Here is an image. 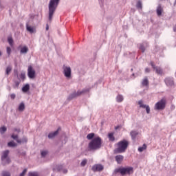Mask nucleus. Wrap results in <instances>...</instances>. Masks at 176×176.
Masks as SVG:
<instances>
[{"mask_svg":"<svg viewBox=\"0 0 176 176\" xmlns=\"http://www.w3.org/2000/svg\"><path fill=\"white\" fill-rule=\"evenodd\" d=\"M14 131H16L17 133H20L21 130L20 129H15Z\"/></svg>","mask_w":176,"mask_h":176,"instance_id":"obj_50","label":"nucleus"},{"mask_svg":"<svg viewBox=\"0 0 176 176\" xmlns=\"http://www.w3.org/2000/svg\"><path fill=\"white\" fill-rule=\"evenodd\" d=\"M20 78L22 80H25V73H21L20 75Z\"/></svg>","mask_w":176,"mask_h":176,"instance_id":"obj_40","label":"nucleus"},{"mask_svg":"<svg viewBox=\"0 0 176 176\" xmlns=\"http://www.w3.org/2000/svg\"><path fill=\"white\" fill-rule=\"evenodd\" d=\"M144 109H146V113L149 115V113H151V107H149V105L145 104Z\"/></svg>","mask_w":176,"mask_h":176,"instance_id":"obj_34","label":"nucleus"},{"mask_svg":"<svg viewBox=\"0 0 176 176\" xmlns=\"http://www.w3.org/2000/svg\"><path fill=\"white\" fill-rule=\"evenodd\" d=\"M8 42L9 45H10V46L13 45V38L12 37H9L8 38Z\"/></svg>","mask_w":176,"mask_h":176,"instance_id":"obj_38","label":"nucleus"},{"mask_svg":"<svg viewBox=\"0 0 176 176\" xmlns=\"http://www.w3.org/2000/svg\"><path fill=\"white\" fill-rule=\"evenodd\" d=\"M30 91V84H26L22 87V91L23 93H27Z\"/></svg>","mask_w":176,"mask_h":176,"instance_id":"obj_25","label":"nucleus"},{"mask_svg":"<svg viewBox=\"0 0 176 176\" xmlns=\"http://www.w3.org/2000/svg\"><path fill=\"white\" fill-rule=\"evenodd\" d=\"M60 3V0H50L48 4V20L52 21L53 20V15Z\"/></svg>","mask_w":176,"mask_h":176,"instance_id":"obj_1","label":"nucleus"},{"mask_svg":"<svg viewBox=\"0 0 176 176\" xmlns=\"http://www.w3.org/2000/svg\"><path fill=\"white\" fill-rule=\"evenodd\" d=\"M145 72L149 73V72H151V70L149 69V68L146 67L145 69Z\"/></svg>","mask_w":176,"mask_h":176,"instance_id":"obj_49","label":"nucleus"},{"mask_svg":"<svg viewBox=\"0 0 176 176\" xmlns=\"http://www.w3.org/2000/svg\"><path fill=\"white\" fill-rule=\"evenodd\" d=\"M21 54H27L28 53V47L24 46L21 49Z\"/></svg>","mask_w":176,"mask_h":176,"instance_id":"obj_22","label":"nucleus"},{"mask_svg":"<svg viewBox=\"0 0 176 176\" xmlns=\"http://www.w3.org/2000/svg\"><path fill=\"white\" fill-rule=\"evenodd\" d=\"M45 30H46V31H49V25L48 24L46 25Z\"/></svg>","mask_w":176,"mask_h":176,"instance_id":"obj_51","label":"nucleus"},{"mask_svg":"<svg viewBox=\"0 0 176 176\" xmlns=\"http://www.w3.org/2000/svg\"><path fill=\"white\" fill-rule=\"evenodd\" d=\"M164 82L168 87H171L174 86V78L171 77H167L164 79Z\"/></svg>","mask_w":176,"mask_h":176,"instance_id":"obj_10","label":"nucleus"},{"mask_svg":"<svg viewBox=\"0 0 176 176\" xmlns=\"http://www.w3.org/2000/svg\"><path fill=\"white\" fill-rule=\"evenodd\" d=\"M14 75H16V78H19V74L17 73V70H14Z\"/></svg>","mask_w":176,"mask_h":176,"instance_id":"obj_48","label":"nucleus"},{"mask_svg":"<svg viewBox=\"0 0 176 176\" xmlns=\"http://www.w3.org/2000/svg\"><path fill=\"white\" fill-rule=\"evenodd\" d=\"M173 31L174 32H176V25H175V26L173 27Z\"/></svg>","mask_w":176,"mask_h":176,"instance_id":"obj_52","label":"nucleus"},{"mask_svg":"<svg viewBox=\"0 0 176 176\" xmlns=\"http://www.w3.org/2000/svg\"><path fill=\"white\" fill-rule=\"evenodd\" d=\"M175 3H176V0H175V3H174V5H175Z\"/></svg>","mask_w":176,"mask_h":176,"instance_id":"obj_55","label":"nucleus"},{"mask_svg":"<svg viewBox=\"0 0 176 176\" xmlns=\"http://www.w3.org/2000/svg\"><path fill=\"white\" fill-rule=\"evenodd\" d=\"M142 102H143L142 100L138 101V104H140V108H145L146 104H142Z\"/></svg>","mask_w":176,"mask_h":176,"instance_id":"obj_39","label":"nucleus"},{"mask_svg":"<svg viewBox=\"0 0 176 176\" xmlns=\"http://www.w3.org/2000/svg\"><path fill=\"white\" fill-rule=\"evenodd\" d=\"M89 91H90V88H85L82 91H78L79 96H82V94H86V93H89Z\"/></svg>","mask_w":176,"mask_h":176,"instance_id":"obj_21","label":"nucleus"},{"mask_svg":"<svg viewBox=\"0 0 176 176\" xmlns=\"http://www.w3.org/2000/svg\"><path fill=\"white\" fill-rule=\"evenodd\" d=\"M28 176H40V175H39V173L36 171H34V172H29L28 174Z\"/></svg>","mask_w":176,"mask_h":176,"instance_id":"obj_28","label":"nucleus"},{"mask_svg":"<svg viewBox=\"0 0 176 176\" xmlns=\"http://www.w3.org/2000/svg\"><path fill=\"white\" fill-rule=\"evenodd\" d=\"M86 164H87V159L82 160V161L80 163L81 167H85V166H86Z\"/></svg>","mask_w":176,"mask_h":176,"instance_id":"obj_36","label":"nucleus"},{"mask_svg":"<svg viewBox=\"0 0 176 176\" xmlns=\"http://www.w3.org/2000/svg\"><path fill=\"white\" fill-rule=\"evenodd\" d=\"M94 135H95V134L94 133H89L87 135V140H94Z\"/></svg>","mask_w":176,"mask_h":176,"instance_id":"obj_31","label":"nucleus"},{"mask_svg":"<svg viewBox=\"0 0 176 176\" xmlns=\"http://www.w3.org/2000/svg\"><path fill=\"white\" fill-rule=\"evenodd\" d=\"M3 176H10V173L9 172H5L3 173Z\"/></svg>","mask_w":176,"mask_h":176,"instance_id":"obj_46","label":"nucleus"},{"mask_svg":"<svg viewBox=\"0 0 176 176\" xmlns=\"http://www.w3.org/2000/svg\"><path fill=\"white\" fill-rule=\"evenodd\" d=\"M63 74H64V76H65V78H67V79H69L72 76L71 67L64 65L63 66Z\"/></svg>","mask_w":176,"mask_h":176,"instance_id":"obj_8","label":"nucleus"},{"mask_svg":"<svg viewBox=\"0 0 176 176\" xmlns=\"http://www.w3.org/2000/svg\"><path fill=\"white\" fill-rule=\"evenodd\" d=\"M9 153H10L9 150H5L2 151L1 160L2 162L3 166H6V164H10L12 163V160L9 157Z\"/></svg>","mask_w":176,"mask_h":176,"instance_id":"obj_4","label":"nucleus"},{"mask_svg":"<svg viewBox=\"0 0 176 176\" xmlns=\"http://www.w3.org/2000/svg\"><path fill=\"white\" fill-rule=\"evenodd\" d=\"M102 145V140L100 137L94 138L88 144L89 151H98Z\"/></svg>","mask_w":176,"mask_h":176,"instance_id":"obj_2","label":"nucleus"},{"mask_svg":"<svg viewBox=\"0 0 176 176\" xmlns=\"http://www.w3.org/2000/svg\"><path fill=\"white\" fill-rule=\"evenodd\" d=\"M28 169L27 168H25L23 172L19 175V176H25V174L27 173V171H28Z\"/></svg>","mask_w":176,"mask_h":176,"instance_id":"obj_41","label":"nucleus"},{"mask_svg":"<svg viewBox=\"0 0 176 176\" xmlns=\"http://www.w3.org/2000/svg\"><path fill=\"white\" fill-rule=\"evenodd\" d=\"M10 98H11V100H14V98H16V94H12L10 95Z\"/></svg>","mask_w":176,"mask_h":176,"instance_id":"obj_45","label":"nucleus"},{"mask_svg":"<svg viewBox=\"0 0 176 176\" xmlns=\"http://www.w3.org/2000/svg\"><path fill=\"white\" fill-rule=\"evenodd\" d=\"M166 100L165 98H162L155 104L154 109L155 111H163L166 108Z\"/></svg>","mask_w":176,"mask_h":176,"instance_id":"obj_6","label":"nucleus"},{"mask_svg":"<svg viewBox=\"0 0 176 176\" xmlns=\"http://www.w3.org/2000/svg\"><path fill=\"white\" fill-rule=\"evenodd\" d=\"M108 137H109V141H111L112 142H113V141H115V137L113 136V133H109Z\"/></svg>","mask_w":176,"mask_h":176,"instance_id":"obj_29","label":"nucleus"},{"mask_svg":"<svg viewBox=\"0 0 176 176\" xmlns=\"http://www.w3.org/2000/svg\"><path fill=\"white\" fill-rule=\"evenodd\" d=\"M79 92L74 91V93L71 94L68 98L67 100L68 101H71L72 100H74V98H76V97H79Z\"/></svg>","mask_w":176,"mask_h":176,"instance_id":"obj_15","label":"nucleus"},{"mask_svg":"<svg viewBox=\"0 0 176 176\" xmlns=\"http://www.w3.org/2000/svg\"><path fill=\"white\" fill-rule=\"evenodd\" d=\"M8 90H9V91H10V90H12V88H10V87H9Z\"/></svg>","mask_w":176,"mask_h":176,"instance_id":"obj_53","label":"nucleus"},{"mask_svg":"<svg viewBox=\"0 0 176 176\" xmlns=\"http://www.w3.org/2000/svg\"><path fill=\"white\" fill-rule=\"evenodd\" d=\"M21 143H22V142H23V143H24V142H28V139H27L26 137H23V138H22V140H21Z\"/></svg>","mask_w":176,"mask_h":176,"instance_id":"obj_42","label":"nucleus"},{"mask_svg":"<svg viewBox=\"0 0 176 176\" xmlns=\"http://www.w3.org/2000/svg\"><path fill=\"white\" fill-rule=\"evenodd\" d=\"M25 109V104H24V102H21L19 107H18V110L19 111V112H23L24 110Z\"/></svg>","mask_w":176,"mask_h":176,"instance_id":"obj_23","label":"nucleus"},{"mask_svg":"<svg viewBox=\"0 0 176 176\" xmlns=\"http://www.w3.org/2000/svg\"><path fill=\"white\" fill-rule=\"evenodd\" d=\"M6 130H8V129L6 128V126H1L0 128V133L1 134H4L5 132H6Z\"/></svg>","mask_w":176,"mask_h":176,"instance_id":"obj_35","label":"nucleus"},{"mask_svg":"<svg viewBox=\"0 0 176 176\" xmlns=\"http://www.w3.org/2000/svg\"><path fill=\"white\" fill-rule=\"evenodd\" d=\"M146 149V144H144L142 146L138 148L139 152H144Z\"/></svg>","mask_w":176,"mask_h":176,"instance_id":"obj_32","label":"nucleus"},{"mask_svg":"<svg viewBox=\"0 0 176 176\" xmlns=\"http://www.w3.org/2000/svg\"><path fill=\"white\" fill-rule=\"evenodd\" d=\"M116 129H118V127H116Z\"/></svg>","mask_w":176,"mask_h":176,"instance_id":"obj_56","label":"nucleus"},{"mask_svg":"<svg viewBox=\"0 0 176 176\" xmlns=\"http://www.w3.org/2000/svg\"><path fill=\"white\" fill-rule=\"evenodd\" d=\"M8 146H9V148H16L17 144L14 142V141H10L8 143Z\"/></svg>","mask_w":176,"mask_h":176,"instance_id":"obj_27","label":"nucleus"},{"mask_svg":"<svg viewBox=\"0 0 176 176\" xmlns=\"http://www.w3.org/2000/svg\"><path fill=\"white\" fill-rule=\"evenodd\" d=\"M35 70L32 67V66H29L28 69V76L30 79H34L35 78Z\"/></svg>","mask_w":176,"mask_h":176,"instance_id":"obj_9","label":"nucleus"},{"mask_svg":"<svg viewBox=\"0 0 176 176\" xmlns=\"http://www.w3.org/2000/svg\"><path fill=\"white\" fill-rule=\"evenodd\" d=\"M148 47V43H142L139 45V49L141 50L142 53L145 52V50Z\"/></svg>","mask_w":176,"mask_h":176,"instance_id":"obj_16","label":"nucleus"},{"mask_svg":"<svg viewBox=\"0 0 176 176\" xmlns=\"http://www.w3.org/2000/svg\"><path fill=\"white\" fill-rule=\"evenodd\" d=\"M129 141L124 139L117 143V148L114 149V153H124L129 148Z\"/></svg>","mask_w":176,"mask_h":176,"instance_id":"obj_3","label":"nucleus"},{"mask_svg":"<svg viewBox=\"0 0 176 176\" xmlns=\"http://www.w3.org/2000/svg\"><path fill=\"white\" fill-rule=\"evenodd\" d=\"M0 56H2V53L0 52Z\"/></svg>","mask_w":176,"mask_h":176,"instance_id":"obj_54","label":"nucleus"},{"mask_svg":"<svg viewBox=\"0 0 176 176\" xmlns=\"http://www.w3.org/2000/svg\"><path fill=\"white\" fill-rule=\"evenodd\" d=\"M142 86H149V80H148V77H145L142 82Z\"/></svg>","mask_w":176,"mask_h":176,"instance_id":"obj_24","label":"nucleus"},{"mask_svg":"<svg viewBox=\"0 0 176 176\" xmlns=\"http://www.w3.org/2000/svg\"><path fill=\"white\" fill-rule=\"evenodd\" d=\"M156 12H157V16H162V13H163V7H162V5L160 4L157 7Z\"/></svg>","mask_w":176,"mask_h":176,"instance_id":"obj_20","label":"nucleus"},{"mask_svg":"<svg viewBox=\"0 0 176 176\" xmlns=\"http://www.w3.org/2000/svg\"><path fill=\"white\" fill-rule=\"evenodd\" d=\"M130 135L133 141H135V138H137V135H138V131H131L130 133Z\"/></svg>","mask_w":176,"mask_h":176,"instance_id":"obj_18","label":"nucleus"},{"mask_svg":"<svg viewBox=\"0 0 176 176\" xmlns=\"http://www.w3.org/2000/svg\"><path fill=\"white\" fill-rule=\"evenodd\" d=\"M136 8L137 9H142V2L141 1H138L137 4H136Z\"/></svg>","mask_w":176,"mask_h":176,"instance_id":"obj_33","label":"nucleus"},{"mask_svg":"<svg viewBox=\"0 0 176 176\" xmlns=\"http://www.w3.org/2000/svg\"><path fill=\"white\" fill-rule=\"evenodd\" d=\"M47 155V151H42L41 152V156L42 157H45Z\"/></svg>","mask_w":176,"mask_h":176,"instance_id":"obj_43","label":"nucleus"},{"mask_svg":"<svg viewBox=\"0 0 176 176\" xmlns=\"http://www.w3.org/2000/svg\"><path fill=\"white\" fill-rule=\"evenodd\" d=\"M91 170L94 173L97 171H102V170H104V166L102 164H95L92 166Z\"/></svg>","mask_w":176,"mask_h":176,"instance_id":"obj_11","label":"nucleus"},{"mask_svg":"<svg viewBox=\"0 0 176 176\" xmlns=\"http://www.w3.org/2000/svg\"><path fill=\"white\" fill-rule=\"evenodd\" d=\"M116 101L117 102H122V101H123V96L122 95H118L116 97Z\"/></svg>","mask_w":176,"mask_h":176,"instance_id":"obj_30","label":"nucleus"},{"mask_svg":"<svg viewBox=\"0 0 176 176\" xmlns=\"http://www.w3.org/2000/svg\"><path fill=\"white\" fill-rule=\"evenodd\" d=\"M116 173H120L121 175H126L133 173V167L120 168L115 170Z\"/></svg>","mask_w":176,"mask_h":176,"instance_id":"obj_5","label":"nucleus"},{"mask_svg":"<svg viewBox=\"0 0 176 176\" xmlns=\"http://www.w3.org/2000/svg\"><path fill=\"white\" fill-rule=\"evenodd\" d=\"M14 85H12L13 89H19V86H20V83H21V80L20 78H14L13 79Z\"/></svg>","mask_w":176,"mask_h":176,"instance_id":"obj_13","label":"nucleus"},{"mask_svg":"<svg viewBox=\"0 0 176 176\" xmlns=\"http://www.w3.org/2000/svg\"><path fill=\"white\" fill-rule=\"evenodd\" d=\"M11 138H12L13 140H14L15 141H16V142H18V144H21V140H19V135L12 134V135H11Z\"/></svg>","mask_w":176,"mask_h":176,"instance_id":"obj_26","label":"nucleus"},{"mask_svg":"<svg viewBox=\"0 0 176 176\" xmlns=\"http://www.w3.org/2000/svg\"><path fill=\"white\" fill-rule=\"evenodd\" d=\"M123 159H124V157L122 155H118L116 156V161L117 162L118 164H120V163L123 162Z\"/></svg>","mask_w":176,"mask_h":176,"instance_id":"obj_19","label":"nucleus"},{"mask_svg":"<svg viewBox=\"0 0 176 176\" xmlns=\"http://www.w3.org/2000/svg\"><path fill=\"white\" fill-rule=\"evenodd\" d=\"M62 171H63V174H67L68 173V170H67V169H62Z\"/></svg>","mask_w":176,"mask_h":176,"instance_id":"obj_47","label":"nucleus"},{"mask_svg":"<svg viewBox=\"0 0 176 176\" xmlns=\"http://www.w3.org/2000/svg\"><path fill=\"white\" fill-rule=\"evenodd\" d=\"M11 52H12V49L10 48V47H7L8 54H10Z\"/></svg>","mask_w":176,"mask_h":176,"instance_id":"obj_44","label":"nucleus"},{"mask_svg":"<svg viewBox=\"0 0 176 176\" xmlns=\"http://www.w3.org/2000/svg\"><path fill=\"white\" fill-rule=\"evenodd\" d=\"M60 130H61V128H58V129L56 131H55L54 132H51L48 134V138L49 140H52L53 138H54L55 137H56V135H58V131H60Z\"/></svg>","mask_w":176,"mask_h":176,"instance_id":"obj_14","label":"nucleus"},{"mask_svg":"<svg viewBox=\"0 0 176 176\" xmlns=\"http://www.w3.org/2000/svg\"><path fill=\"white\" fill-rule=\"evenodd\" d=\"M12 69H13V67H12V65H8L6 69L5 76L6 77H8L10 75V73L12 72Z\"/></svg>","mask_w":176,"mask_h":176,"instance_id":"obj_17","label":"nucleus"},{"mask_svg":"<svg viewBox=\"0 0 176 176\" xmlns=\"http://www.w3.org/2000/svg\"><path fill=\"white\" fill-rule=\"evenodd\" d=\"M63 168H64V166L63 165H57L56 166L57 171H63Z\"/></svg>","mask_w":176,"mask_h":176,"instance_id":"obj_37","label":"nucleus"},{"mask_svg":"<svg viewBox=\"0 0 176 176\" xmlns=\"http://www.w3.org/2000/svg\"><path fill=\"white\" fill-rule=\"evenodd\" d=\"M26 30L30 34H36V28L35 26L32 27L28 23L26 24Z\"/></svg>","mask_w":176,"mask_h":176,"instance_id":"obj_12","label":"nucleus"},{"mask_svg":"<svg viewBox=\"0 0 176 176\" xmlns=\"http://www.w3.org/2000/svg\"><path fill=\"white\" fill-rule=\"evenodd\" d=\"M150 64L153 69L155 71V74H157V75H163V69H162V67L156 66V65H155V63H153V61H151Z\"/></svg>","mask_w":176,"mask_h":176,"instance_id":"obj_7","label":"nucleus"}]
</instances>
